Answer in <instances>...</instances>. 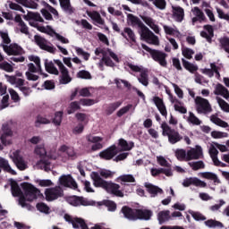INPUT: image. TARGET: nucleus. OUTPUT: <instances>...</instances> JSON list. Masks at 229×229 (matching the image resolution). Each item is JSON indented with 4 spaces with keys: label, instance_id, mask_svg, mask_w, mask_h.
<instances>
[{
    "label": "nucleus",
    "instance_id": "f3484780",
    "mask_svg": "<svg viewBox=\"0 0 229 229\" xmlns=\"http://www.w3.org/2000/svg\"><path fill=\"white\" fill-rule=\"evenodd\" d=\"M122 37L128 40L131 44V47H132L133 44H137V39L135 38V32L130 27H125L123 31L121 32Z\"/></svg>",
    "mask_w": 229,
    "mask_h": 229
},
{
    "label": "nucleus",
    "instance_id": "f8f14e48",
    "mask_svg": "<svg viewBox=\"0 0 229 229\" xmlns=\"http://www.w3.org/2000/svg\"><path fill=\"white\" fill-rule=\"evenodd\" d=\"M59 183L63 187H69L70 189H73V191H78V183L71 174L62 175L59 178Z\"/></svg>",
    "mask_w": 229,
    "mask_h": 229
},
{
    "label": "nucleus",
    "instance_id": "bf43d9fd",
    "mask_svg": "<svg viewBox=\"0 0 229 229\" xmlns=\"http://www.w3.org/2000/svg\"><path fill=\"white\" fill-rule=\"evenodd\" d=\"M0 69L5 71L6 72H13V66L10 63L4 61L0 64Z\"/></svg>",
    "mask_w": 229,
    "mask_h": 229
},
{
    "label": "nucleus",
    "instance_id": "09e8293b",
    "mask_svg": "<svg viewBox=\"0 0 229 229\" xmlns=\"http://www.w3.org/2000/svg\"><path fill=\"white\" fill-rule=\"evenodd\" d=\"M64 117V112L58 111L55 114V117L52 120L53 124L55 126H60L62 124V119Z\"/></svg>",
    "mask_w": 229,
    "mask_h": 229
},
{
    "label": "nucleus",
    "instance_id": "338daca9",
    "mask_svg": "<svg viewBox=\"0 0 229 229\" xmlns=\"http://www.w3.org/2000/svg\"><path fill=\"white\" fill-rule=\"evenodd\" d=\"M75 51L79 56H83V59L87 62L90 58V54L84 52L82 48L76 47Z\"/></svg>",
    "mask_w": 229,
    "mask_h": 229
},
{
    "label": "nucleus",
    "instance_id": "37998d69",
    "mask_svg": "<svg viewBox=\"0 0 229 229\" xmlns=\"http://www.w3.org/2000/svg\"><path fill=\"white\" fill-rule=\"evenodd\" d=\"M175 157L179 162H183V160H187V151L183 148H177L175 150Z\"/></svg>",
    "mask_w": 229,
    "mask_h": 229
},
{
    "label": "nucleus",
    "instance_id": "4be33fe9",
    "mask_svg": "<svg viewBox=\"0 0 229 229\" xmlns=\"http://www.w3.org/2000/svg\"><path fill=\"white\" fill-rule=\"evenodd\" d=\"M14 22L18 23L21 33H22L23 35L30 36V28L28 27V25H26V22L22 21V17H21L20 14H17L14 17Z\"/></svg>",
    "mask_w": 229,
    "mask_h": 229
},
{
    "label": "nucleus",
    "instance_id": "774afa93",
    "mask_svg": "<svg viewBox=\"0 0 229 229\" xmlns=\"http://www.w3.org/2000/svg\"><path fill=\"white\" fill-rule=\"evenodd\" d=\"M157 164H159L161 167H171V164H169L167 159L162 156L157 157Z\"/></svg>",
    "mask_w": 229,
    "mask_h": 229
},
{
    "label": "nucleus",
    "instance_id": "b1692460",
    "mask_svg": "<svg viewBox=\"0 0 229 229\" xmlns=\"http://www.w3.org/2000/svg\"><path fill=\"white\" fill-rule=\"evenodd\" d=\"M10 185H11L12 195L14 198H19V196H22V190H21V187L19 186V183L17 182V181L11 179Z\"/></svg>",
    "mask_w": 229,
    "mask_h": 229
},
{
    "label": "nucleus",
    "instance_id": "6e6552de",
    "mask_svg": "<svg viewBox=\"0 0 229 229\" xmlns=\"http://www.w3.org/2000/svg\"><path fill=\"white\" fill-rule=\"evenodd\" d=\"M195 105L197 106L198 114H210V112H212V106H210V102L204 98L196 97Z\"/></svg>",
    "mask_w": 229,
    "mask_h": 229
},
{
    "label": "nucleus",
    "instance_id": "473e14b6",
    "mask_svg": "<svg viewBox=\"0 0 229 229\" xmlns=\"http://www.w3.org/2000/svg\"><path fill=\"white\" fill-rule=\"evenodd\" d=\"M25 21H36L37 22H44V18L40 16L38 13L29 12L27 15L24 16Z\"/></svg>",
    "mask_w": 229,
    "mask_h": 229
},
{
    "label": "nucleus",
    "instance_id": "603ef678",
    "mask_svg": "<svg viewBox=\"0 0 229 229\" xmlns=\"http://www.w3.org/2000/svg\"><path fill=\"white\" fill-rule=\"evenodd\" d=\"M41 4H43V6H45V8H47V10H48V12H50V13H53V15H55V17H60V14L58 13V11L51 6L49 4H47V2L43 1L41 2Z\"/></svg>",
    "mask_w": 229,
    "mask_h": 229
},
{
    "label": "nucleus",
    "instance_id": "c03bdc74",
    "mask_svg": "<svg viewBox=\"0 0 229 229\" xmlns=\"http://www.w3.org/2000/svg\"><path fill=\"white\" fill-rule=\"evenodd\" d=\"M170 214L171 212L169 210L159 212L158 213L159 223H165V221H169V219H171Z\"/></svg>",
    "mask_w": 229,
    "mask_h": 229
},
{
    "label": "nucleus",
    "instance_id": "393cba45",
    "mask_svg": "<svg viewBox=\"0 0 229 229\" xmlns=\"http://www.w3.org/2000/svg\"><path fill=\"white\" fill-rule=\"evenodd\" d=\"M173 17L177 22H182V21H183V17H185L183 8L180 6H173Z\"/></svg>",
    "mask_w": 229,
    "mask_h": 229
},
{
    "label": "nucleus",
    "instance_id": "49530a36",
    "mask_svg": "<svg viewBox=\"0 0 229 229\" xmlns=\"http://www.w3.org/2000/svg\"><path fill=\"white\" fill-rule=\"evenodd\" d=\"M182 65L186 71H189L191 73L196 72L198 71V66L191 64L189 61L182 59Z\"/></svg>",
    "mask_w": 229,
    "mask_h": 229
},
{
    "label": "nucleus",
    "instance_id": "a878e982",
    "mask_svg": "<svg viewBox=\"0 0 229 229\" xmlns=\"http://www.w3.org/2000/svg\"><path fill=\"white\" fill-rule=\"evenodd\" d=\"M87 15L89 16L94 22H97V24L105 26V20L101 17V14L98 11H87Z\"/></svg>",
    "mask_w": 229,
    "mask_h": 229
},
{
    "label": "nucleus",
    "instance_id": "a19ab883",
    "mask_svg": "<svg viewBox=\"0 0 229 229\" xmlns=\"http://www.w3.org/2000/svg\"><path fill=\"white\" fill-rule=\"evenodd\" d=\"M81 105L80 103V100L79 101H73L72 103H70V106H69V109L67 111V114L69 115H71V114H74V112H76L77 110H81Z\"/></svg>",
    "mask_w": 229,
    "mask_h": 229
},
{
    "label": "nucleus",
    "instance_id": "6e6d98bb",
    "mask_svg": "<svg viewBox=\"0 0 229 229\" xmlns=\"http://www.w3.org/2000/svg\"><path fill=\"white\" fill-rule=\"evenodd\" d=\"M194 15H196V17H198V19H199V22H201L202 21H205V19H207V17H205V13H203V11H201V9H199V7H194L192 10Z\"/></svg>",
    "mask_w": 229,
    "mask_h": 229
},
{
    "label": "nucleus",
    "instance_id": "de8ad7c7",
    "mask_svg": "<svg viewBox=\"0 0 229 229\" xmlns=\"http://www.w3.org/2000/svg\"><path fill=\"white\" fill-rule=\"evenodd\" d=\"M36 208L42 214H49V210H51V208H49V206H47V204L44 202H38L36 205Z\"/></svg>",
    "mask_w": 229,
    "mask_h": 229
},
{
    "label": "nucleus",
    "instance_id": "f704fd0d",
    "mask_svg": "<svg viewBox=\"0 0 229 229\" xmlns=\"http://www.w3.org/2000/svg\"><path fill=\"white\" fill-rule=\"evenodd\" d=\"M200 175L202 178H205L206 180H212L214 183H221V180L217 177V174L212 173V172H203L200 173Z\"/></svg>",
    "mask_w": 229,
    "mask_h": 229
},
{
    "label": "nucleus",
    "instance_id": "6ab92c4d",
    "mask_svg": "<svg viewBox=\"0 0 229 229\" xmlns=\"http://www.w3.org/2000/svg\"><path fill=\"white\" fill-rule=\"evenodd\" d=\"M152 101L156 105L161 115H163V117H167V107H165L164 99H162L160 97H154Z\"/></svg>",
    "mask_w": 229,
    "mask_h": 229
},
{
    "label": "nucleus",
    "instance_id": "bb28decb",
    "mask_svg": "<svg viewBox=\"0 0 229 229\" xmlns=\"http://www.w3.org/2000/svg\"><path fill=\"white\" fill-rule=\"evenodd\" d=\"M45 69L48 74H55V76H58V74H60V72H58V69L56 66H55V63H53V61L49 62L47 59H46Z\"/></svg>",
    "mask_w": 229,
    "mask_h": 229
},
{
    "label": "nucleus",
    "instance_id": "8fccbe9b",
    "mask_svg": "<svg viewBox=\"0 0 229 229\" xmlns=\"http://www.w3.org/2000/svg\"><path fill=\"white\" fill-rule=\"evenodd\" d=\"M77 78H80L81 80H92V75L89 71L81 70L78 72Z\"/></svg>",
    "mask_w": 229,
    "mask_h": 229
},
{
    "label": "nucleus",
    "instance_id": "dca6fc26",
    "mask_svg": "<svg viewBox=\"0 0 229 229\" xmlns=\"http://www.w3.org/2000/svg\"><path fill=\"white\" fill-rule=\"evenodd\" d=\"M200 157H203V148L198 146L196 148L187 151L186 162H190V160H199Z\"/></svg>",
    "mask_w": 229,
    "mask_h": 229
},
{
    "label": "nucleus",
    "instance_id": "ea45409f",
    "mask_svg": "<svg viewBox=\"0 0 229 229\" xmlns=\"http://www.w3.org/2000/svg\"><path fill=\"white\" fill-rule=\"evenodd\" d=\"M210 120L214 123V124H216V126H220L221 128H228V123L221 120V118L216 116V115H211Z\"/></svg>",
    "mask_w": 229,
    "mask_h": 229
},
{
    "label": "nucleus",
    "instance_id": "0e129e2a",
    "mask_svg": "<svg viewBox=\"0 0 229 229\" xmlns=\"http://www.w3.org/2000/svg\"><path fill=\"white\" fill-rule=\"evenodd\" d=\"M152 3L158 10H165V6H167L165 0H154Z\"/></svg>",
    "mask_w": 229,
    "mask_h": 229
},
{
    "label": "nucleus",
    "instance_id": "79ce46f5",
    "mask_svg": "<svg viewBox=\"0 0 229 229\" xmlns=\"http://www.w3.org/2000/svg\"><path fill=\"white\" fill-rule=\"evenodd\" d=\"M99 205H105L109 212H115V210H117V204L112 200H104L100 202Z\"/></svg>",
    "mask_w": 229,
    "mask_h": 229
},
{
    "label": "nucleus",
    "instance_id": "3c124183",
    "mask_svg": "<svg viewBox=\"0 0 229 229\" xmlns=\"http://www.w3.org/2000/svg\"><path fill=\"white\" fill-rule=\"evenodd\" d=\"M131 108H133V105H131V104H128L127 106L122 107L116 113L117 117H123L124 115V114H128V112H130V110H131Z\"/></svg>",
    "mask_w": 229,
    "mask_h": 229
},
{
    "label": "nucleus",
    "instance_id": "5701e85b",
    "mask_svg": "<svg viewBox=\"0 0 229 229\" xmlns=\"http://www.w3.org/2000/svg\"><path fill=\"white\" fill-rule=\"evenodd\" d=\"M122 105H123L122 100H118L116 102H113L106 105L105 108L106 115H112V114H114V112H115V110H117V108H119Z\"/></svg>",
    "mask_w": 229,
    "mask_h": 229
},
{
    "label": "nucleus",
    "instance_id": "680f3d73",
    "mask_svg": "<svg viewBox=\"0 0 229 229\" xmlns=\"http://www.w3.org/2000/svg\"><path fill=\"white\" fill-rule=\"evenodd\" d=\"M88 142H91L92 144H96L98 142H103V138L99 136H93L92 134H89L86 136Z\"/></svg>",
    "mask_w": 229,
    "mask_h": 229
},
{
    "label": "nucleus",
    "instance_id": "052dcab7",
    "mask_svg": "<svg viewBox=\"0 0 229 229\" xmlns=\"http://www.w3.org/2000/svg\"><path fill=\"white\" fill-rule=\"evenodd\" d=\"M119 180L128 183H135V177H133L131 174H123L119 177Z\"/></svg>",
    "mask_w": 229,
    "mask_h": 229
},
{
    "label": "nucleus",
    "instance_id": "9b49d317",
    "mask_svg": "<svg viewBox=\"0 0 229 229\" xmlns=\"http://www.w3.org/2000/svg\"><path fill=\"white\" fill-rule=\"evenodd\" d=\"M3 49L8 56H21L24 51L21 46L17 45V43H13L10 46L3 45Z\"/></svg>",
    "mask_w": 229,
    "mask_h": 229
},
{
    "label": "nucleus",
    "instance_id": "f257e3e1",
    "mask_svg": "<svg viewBox=\"0 0 229 229\" xmlns=\"http://www.w3.org/2000/svg\"><path fill=\"white\" fill-rule=\"evenodd\" d=\"M127 19L131 23V26H138V28L140 29L141 37L144 40L148 42V44L158 46V44L160 43V41L158 40V37H157L155 33H153V31L149 30V28L145 26L144 22H142V21H140L139 17L131 13H129L127 15Z\"/></svg>",
    "mask_w": 229,
    "mask_h": 229
},
{
    "label": "nucleus",
    "instance_id": "e433bc0d",
    "mask_svg": "<svg viewBox=\"0 0 229 229\" xmlns=\"http://www.w3.org/2000/svg\"><path fill=\"white\" fill-rule=\"evenodd\" d=\"M50 123H51V121L46 118L45 116H42V114H38L36 117V121H35L36 128H40L41 124H50Z\"/></svg>",
    "mask_w": 229,
    "mask_h": 229
},
{
    "label": "nucleus",
    "instance_id": "aec40b11",
    "mask_svg": "<svg viewBox=\"0 0 229 229\" xmlns=\"http://www.w3.org/2000/svg\"><path fill=\"white\" fill-rule=\"evenodd\" d=\"M203 28L204 30H206V31L202 30L200 32V37H202V38H206L208 44H212V38H214V27H212V25L208 24V25H204Z\"/></svg>",
    "mask_w": 229,
    "mask_h": 229
},
{
    "label": "nucleus",
    "instance_id": "4c0bfd02",
    "mask_svg": "<svg viewBox=\"0 0 229 229\" xmlns=\"http://www.w3.org/2000/svg\"><path fill=\"white\" fill-rule=\"evenodd\" d=\"M188 165L191 167L192 171H199V169H205V163L203 161L189 162Z\"/></svg>",
    "mask_w": 229,
    "mask_h": 229
},
{
    "label": "nucleus",
    "instance_id": "c756f323",
    "mask_svg": "<svg viewBox=\"0 0 229 229\" xmlns=\"http://www.w3.org/2000/svg\"><path fill=\"white\" fill-rule=\"evenodd\" d=\"M215 94L216 96H223L225 98V99H228L229 98V91L228 89H226L225 86H223V84L218 83L216 87V90H215Z\"/></svg>",
    "mask_w": 229,
    "mask_h": 229
},
{
    "label": "nucleus",
    "instance_id": "72a5a7b5",
    "mask_svg": "<svg viewBox=\"0 0 229 229\" xmlns=\"http://www.w3.org/2000/svg\"><path fill=\"white\" fill-rule=\"evenodd\" d=\"M13 162L18 167V169H20V171H24L28 169V165H26V163L24 162V159H22L21 156L14 155Z\"/></svg>",
    "mask_w": 229,
    "mask_h": 229
},
{
    "label": "nucleus",
    "instance_id": "cd10ccee",
    "mask_svg": "<svg viewBox=\"0 0 229 229\" xmlns=\"http://www.w3.org/2000/svg\"><path fill=\"white\" fill-rule=\"evenodd\" d=\"M59 150L61 153H65L68 158L74 160L76 158V151H74V148L69 147L67 145H63L60 147Z\"/></svg>",
    "mask_w": 229,
    "mask_h": 229
},
{
    "label": "nucleus",
    "instance_id": "39448f33",
    "mask_svg": "<svg viewBox=\"0 0 229 229\" xmlns=\"http://www.w3.org/2000/svg\"><path fill=\"white\" fill-rule=\"evenodd\" d=\"M141 47H142V49L147 51V53H149L151 58L155 62H157V64H159L161 67H167V61L165 60V58H167V54L160 50L151 49L149 47L144 44H142Z\"/></svg>",
    "mask_w": 229,
    "mask_h": 229
},
{
    "label": "nucleus",
    "instance_id": "7ed1b4c3",
    "mask_svg": "<svg viewBox=\"0 0 229 229\" xmlns=\"http://www.w3.org/2000/svg\"><path fill=\"white\" fill-rule=\"evenodd\" d=\"M121 212L123 214V217H125V219H129V221H137V219L148 221V219H151V216H153V212L151 210L131 208L128 206H123Z\"/></svg>",
    "mask_w": 229,
    "mask_h": 229
},
{
    "label": "nucleus",
    "instance_id": "7c9ffc66",
    "mask_svg": "<svg viewBox=\"0 0 229 229\" xmlns=\"http://www.w3.org/2000/svg\"><path fill=\"white\" fill-rule=\"evenodd\" d=\"M60 72H61L60 83L62 85H67V83H71V81H72V78H71V75H69V70L67 68L61 70Z\"/></svg>",
    "mask_w": 229,
    "mask_h": 229
},
{
    "label": "nucleus",
    "instance_id": "2f4dec72",
    "mask_svg": "<svg viewBox=\"0 0 229 229\" xmlns=\"http://www.w3.org/2000/svg\"><path fill=\"white\" fill-rule=\"evenodd\" d=\"M118 146L121 148L122 151H131V149H133L135 144L133 141L128 143L126 140L122 138L119 140Z\"/></svg>",
    "mask_w": 229,
    "mask_h": 229
},
{
    "label": "nucleus",
    "instance_id": "864d4df0",
    "mask_svg": "<svg viewBox=\"0 0 229 229\" xmlns=\"http://www.w3.org/2000/svg\"><path fill=\"white\" fill-rule=\"evenodd\" d=\"M216 100H217V103H218L221 110H223L224 112L229 113V104L226 101H225V99H223L219 97H216Z\"/></svg>",
    "mask_w": 229,
    "mask_h": 229
},
{
    "label": "nucleus",
    "instance_id": "e2e57ef3",
    "mask_svg": "<svg viewBox=\"0 0 229 229\" xmlns=\"http://www.w3.org/2000/svg\"><path fill=\"white\" fill-rule=\"evenodd\" d=\"M36 155H38L40 158H44L47 155V152L46 151V148L43 146H37L35 148Z\"/></svg>",
    "mask_w": 229,
    "mask_h": 229
},
{
    "label": "nucleus",
    "instance_id": "412c9836",
    "mask_svg": "<svg viewBox=\"0 0 229 229\" xmlns=\"http://www.w3.org/2000/svg\"><path fill=\"white\" fill-rule=\"evenodd\" d=\"M59 4L64 13H68V15L74 13L75 9L72 4H71V0H59Z\"/></svg>",
    "mask_w": 229,
    "mask_h": 229
},
{
    "label": "nucleus",
    "instance_id": "5fc2aeb1",
    "mask_svg": "<svg viewBox=\"0 0 229 229\" xmlns=\"http://www.w3.org/2000/svg\"><path fill=\"white\" fill-rule=\"evenodd\" d=\"M191 217L195 219V221H207V216L198 211H191L190 212Z\"/></svg>",
    "mask_w": 229,
    "mask_h": 229
},
{
    "label": "nucleus",
    "instance_id": "0eeeda50",
    "mask_svg": "<svg viewBox=\"0 0 229 229\" xmlns=\"http://www.w3.org/2000/svg\"><path fill=\"white\" fill-rule=\"evenodd\" d=\"M64 189L60 186H55L53 188H47L45 190V199L47 201H55L58 198H63Z\"/></svg>",
    "mask_w": 229,
    "mask_h": 229
},
{
    "label": "nucleus",
    "instance_id": "f03ea898",
    "mask_svg": "<svg viewBox=\"0 0 229 229\" xmlns=\"http://www.w3.org/2000/svg\"><path fill=\"white\" fill-rule=\"evenodd\" d=\"M91 179L93 180V185L95 187H100L101 189H105L106 192H110L111 194H114V196H117L118 198H124V193H123L119 189H121V186L117 183L114 182H108L101 176L98 172H92L90 174Z\"/></svg>",
    "mask_w": 229,
    "mask_h": 229
},
{
    "label": "nucleus",
    "instance_id": "2eb2a0df",
    "mask_svg": "<svg viewBox=\"0 0 229 229\" xmlns=\"http://www.w3.org/2000/svg\"><path fill=\"white\" fill-rule=\"evenodd\" d=\"M191 185H195V187L205 188L207 187V182L199 180L197 177H190L183 180L182 182L183 187H191Z\"/></svg>",
    "mask_w": 229,
    "mask_h": 229
},
{
    "label": "nucleus",
    "instance_id": "c9c22d12",
    "mask_svg": "<svg viewBox=\"0 0 229 229\" xmlns=\"http://www.w3.org/2000/svg\"><path fill=\"white\" fill-rule=\"evenodd\" d=\"M138 81H140L144 87H148L149 85V76L148 75L147 70H143L140 72V77H138Z\"/></svg>",
    "mask_w": 229,
    "mask_h": 229
},
{
    "label": "nucleus",
    "instance_id": "9d476101",
    "mask_svg": "<svg viewBox=\"0 0 229 229\" xmlns=\"http://www.w3.org/2000/svg\"><path fill=\"white\" fill-rule=\"evenodd\" d=\"M66 201L72 207H81V205L82 207H89V206L92 205V203L90 201H89V199H87L83 197L76 196V195L68 197Z\"/></svg>",
    "mask_w": 229,
    "mask_h": 229
},
{
    "label": "nucleus",
    "instance_id": "4468645a",
    "mask_svg": "<svg viewBox=\"0 0 229 229\" xmlns=\"http://www.w3.org/2000/svg\"><path fill=\"white\" fill-rule=\"evenodd\" d=\"M117 153H119V150H117V146L112 145L105 150L101 151L99 153V157L103 160H112V158L117 155Z\"/></svg>",
    "mask_w": 229,
    "mask_h": 229
},
{
    "label": "nucleus",
    "instance_id": "ddd939ff",
    "mask_svg": "<svg viewBox=\"0 0 229 229\" xmlns=\"http://www.w3.org/2000/svg\"><path fill=\"white\" fill-rule=\"evenodd\" d=\"M3 134L0 137V140L4 146H10L12 141L6 140L7 137H12L13 135V131H12V127L8 123H4L2 125Z\"/></svg>",
    "mask_w": 229,
    "mask_h": 229
},
{
    "label": "nucleus",
    "instance_id": "a18cd8bd",
    "mask_svg": "<svg viewBox=\"0 0 229 229\" xmlns=\"http://www.w3.org/2000/svg\"><path fill=\"white\" fill-rule=\"evenodd\" d=\"M206 226H208V228H223V223L214 220V219H208L204 222Z\"/></svg>",
    "mask_w": 229,
    "mask_h": 229
},
{
    "label": "nucleus",
    "instance_id": "20e7f679",
    "mask_svg": "<svg viewBox=\"0 0 229 229\" xmlns=\"http://www.w3.org/2000/svg\"><path fill=\"white\" fill-rule=\"evenodd\" d=\"M161 129L163 137H168V142L170 144H177V142L183 140V136H181L176 129L171 128L165 122L161 123Z\"/></svg>",
    "mask_w": 229,
    "mask_h": 229
},
{
    "label": "nucleus",
    "instance_id": "4d7b16f0",
    "mask_svg": "<svg viewBox=\"0 0 229 229\" xmlns=\"http://www.w3.org/2000/svg\"><path fill=\"white\" fill-rule=\"evenodd\" d=\"M188 121L189 123H191V124H195V126H199V124H201V121L192 112H190Z\"/></svg>",
    "mask_w": 229,
    "mask_h": 229
},
{
    "label": "nucleus",
    "instance_id": "423d86ee",
    "mask_svg": "<svg viewBox=\"0 0 229 229\" xmlns=\"http://www.w3.org/2000/svg\"><path fill=\"white\" fill-rule=\"evenodd\" d=\"M21 185L27 198V201H33L34 199H37L38 196H42V194H40V190L37 189L33 184L30 182H22Z\"/></svg>",
    "mask_w": 229,
    "mask_h": 229
},
{
    "label": "nucleus",
    "instance_id": "c85d7f7f",
    "mask_svg": "<svg viewBox=\"0 0 229 229\" xmlns=\"http://www.w3.org/2000/svg\"><path fill=\"white\" fill-rule=\"evenodd\" d=\"M1 169L5 171L6 173H10L11 174H17V172H15L13 169H12V166H10V164L8 163V160L0 157V173Z\"/></svg>",
    "mask_w": 229,
    "mask_h": 229
},
{
    "label": "nucleus",
    "instance_id": "1a4fd4ad",
    "mask_svg": "<svg viewBox=\"0 0 229 229\" xmlns=\"http://www.w3.org/2000/svg\"><path fill=\"white\" fill-rule=\"evenodd\" d=\"M34 40L37 46H38L40 49H43V51H47V53H52V55H55V53H56V48H55V47L53 46H48L47 40L42 38V36L35 35Z\"/></svg>",
    "mask_w": 229,
    "mask_h": 229
},
{
    "label": "nucleus",
    "instance_id": "69168bd1",
    "mask_svg": "<svg viewBox=\"0 0 229 229\" xmlns=\"http://www.w3.org/2000/svg\"><path fill=\"white\" fill-rule=\"evenodd\" d=\"M80 104L82 105V106H92V105H96V100L92 98H81Z\"/></svg>",
    "mask_w": 229,
    "mask_h": 229
},
{
    "label": "nucleus",
    "instance_id": "13d9d810",
    "mask_svg": "<svg viewBox=\"0 0 229 229\" xmlns=\"http://www.w3.org/2000/svg\"><path fill=\"white\" fill-rule=\"evenodd\" d=\"M222 49L229 55V38H223L219 39Z\"/></svg>",
    "mask_w": 229,
    "mask_h": 229
},
{
    "label": "nucleus",
    "instance_id": "a211bd4d",
    "mask_svg": "<svg viewBox=\"0 0 229 229\" xmlns=\"http://www.w3.org/2000/svg\"><path fill=\"white\" fill-rule=\"evenodd\" d=\"M144 187H145L147 192H148V194H150V198H157V196H158V194L164 193V190H162L158 186H155L151 182H145Z\"/></svg>",
    "mask_w": 229,
    "mask_h": 229
},
{
    "label": "nucleus",
    "instance_id": "58836bf2",
    "mask_svg": "<svg viewBox=\"0 0 229 229\" xmlns=\"http://www.w3.org/2000/svg\"><path fill=\"white\" fill-rule=\"evenodd\" d=\"M29 60L30 62H34V64H36V66L38 67V71L40 72V74H42V66L40 65V57L37 56V55H30L29 56ZM43 76H45V78H47V73H43Z\"/></svg>",
    "mask_w": 229,
    "mask_h": 229
}]
</instances>
